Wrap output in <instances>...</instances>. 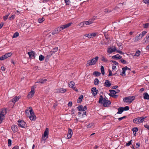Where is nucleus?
<instances>
[{
    "label": "nucleus",
    "instance_id": "1",
    "mask_svg": "<svg viewBox=\"0 0 149 149\" xmlns=\"http://www.w3.org/2000/svg\"><path fill=\"white\" fill-rule=\"evenodd\" d=\"M26 113H28L27 115L28 116V115H29V118L31 120H35L36 119V117L34 115V112L33 111V109H31L29 111L28 110H26L25 111Z\"/></svg>",
    "mask_w": 149,
    "mask_h": 149
},
{
    "label": "nucleus",
    "instance_id": "2",
    "mask_svg": "<svg viewBox=\"0 0 149 149\" xmlns=\"http://www.w3.org/2000/svg\"><path fill=\"white\" fill-rule=\"evenodd\" d=\"M7 111L6 109L3 108L0 110V124L4 119L5 115L6 114Z\"/></svg>",
    "mask_w": 149,
    "mask_h": 149
},
{
    "label": "nucleus",
    "instance_id": "3",
    "mask_svg": "<svg viewBox=\"0 0 149 149\" xmlns=\"http://www.w3.org/2000/svg\"><path fill=\"white\" fill-rule=\"evenodd\" d=\"M99 58L98 56H96L95 58H93L91 60H89L87 62V65L90 66L94 65L95 64L96 62L98 61Z\"/></svg>",
    "mask_w": 149,
    "mask_h": 149
},
{
    "label": "nucleus",
    "instance_id": "4",
    "mask_svg": "<svg viewBox=\"0 0 149 149\" xmlns=\"http://www.w3.org/2000/svg\"><path fill=\"white\" fill-rule=\"evenodd\" d=\"M48 133L49 129L48 128H47L44 132L43 135L42 136L41 140V142H42V141H45L48 138Z\"/></svg>",
    "mask_w": 149,
    "mask_h": 149
},
{
    "label": "nucleus",
    "instance_id": "5",
    "mask_svg": "<svg viewBox=\"0 0 149 149\" xmlns=\"http://www.w3.org/2000/svg\"><path fill=\"white\" fill-rule=\"evenodd\" d=\"M134 99L135 97L134 96H128L124 98L123 101L125 102L131 103Z\"/></svg>",
    "mask_w": 149,
    "mask_h": 149
},
{
    "label": "nucleus",
    "instance_id": "6",
    "mask_svg": "<svg viewBox=\"0 0 149 149\" xmlns=\"http://www.w3.org/2000/svg\"><path fill=\"white\" fill-rule=\"evenodd\" d=\"M147 32L144 31L139 34V36H137L135 37V42L141 39L147 33Z\"/></svg>",
    "mask_w": 149,
    "mask_h": 149
},
{
    "label": "nucleus",
    "instance_id": "7",
    "mask_svg": "<svg viewBox=\"0 0 149 149\" xmlns=\"http://www.w3.org/2000/svg\"><path fill=\"white\" fill-rule=\"evenodd\" d=\"M34 90L35 88L34 87H33L31 88V91L27 95L28 98H31L33 96L35 93Z\"/></svg>",
    "mask_w": 149,
    "mask_h": 149
},
{
    "label": "nucleus",
    "instance_id": "8",
    "mask_svg": "<svg viewBox=\"0 0 149 149\" xmlns=\"http://www.w3.org/2000/svg\"><path fill=\"white\" fill-rule=\"evenodd\" d=\"M111 102L110 101L107 100L105 98L104 99L102 104L104 107H108L111 104Z\"/></svg>",
    "mask_w": 149,
    "mask_h": 149
},
{
    "label": "nucleus",
    "instance_id": "9",
    "mask_svg": "<svg viewBox=\"0 0 149 149\" xmlns=\"http://www.w3.org/2000/svg\"><path fill=\"white\" fill-rule=\"evenodd\" d=\"M72 24V23H68V24L64 25H61L60 27H59V28L60 29V30H61V31L63 29L67 28L70 26Z\"/></svg>",
    "mask_w": 149,
    "mask_h": 149
},
{
    "label": "nucleus",
    "instance_id": "10",
    "mask_svg": "<svg viewBox=\"0 0 149 149\" xmlns=\"http://www.w3.org/2000/svg\"><path fill=\"white\" fill-rule=\"evenodd\" d=\"M123 70L122 72L120 73V75L122 76H125L126 75L125 71L126 70H128L130 71V69L128 68L127 66H125L124 68H122Z\"/></svg>",
    "mask_w": 149,
    "mask_h": 149
},
{
    "label": "nucleus",
    "instance_id": "11",
    "mask_svg": "<svg viewBox=\"0 0 149 149\" xmlns=\"http://www.w3.org/2000/svg\"><path fill=\"white\" fill-rule=\"evenodd\" d=\"M18 125L22 128H24L26 127V123L23 121L22 120H18Z\"/></svg>",
    "mask_w": 149,
    "mask_h": 149
},
{
    "label": "nucleus",
    "instance_id": "12",
    "mask_svg": "<svg viewBox=\"0 0 149 149\" xmlns=\"http://www.w3.org/2000/svg\"><path fill=\"white\" fill-rule=\"evenodd\" d=\"M91 93L93 95H95L97 93L98 91L97 90H96L95 87H93L91 89Z\"/></svg>",
    "mask_w": 149,
    "mask_h": 149
},
{
    "label": "nucleus",
    "instance_id": "13",
    "mask_svg": "<svg viewBox=\"0 0 149 149\" xmlns=\"http://www.w3.org/2000/svg\"><path fill=\"white\" fill-rule=\"evenodd\" d=\"M28 54L30 58H31L32 57L34 58H35V52L34 51L29 52L28 53Z\"/></svg>",
    "mask_w": 149,
    "mask_h": 149
},
{
    "label": "nucleus",
    "instance_id": "14",
    "mask_svg": "<svg viewBox=\"0 0 149 149\" xmlns=\"http://www.w3.org/2000/svg\"><path fill=\"white\" fill-rule=\"evenodd\" d=\"M109 92L112 94H115L116 93H118L120 91L118 90H110Z\"/></svg>",
    "mask_w": 149,
    "mask_h": 149
},
{
    "label": "nucleus",
    "instance_id": "15",
    "mask_svg": "<svg viewBox=\"0 0 149 149\" xmlns=\"http://www.w3.org/2000/svg\"><path fill=\"white\" fill-rule=\"evenodd\" d=\"M61 31V30H60L59 28V27L58 28L55 29L52 32V34L54 35L56 34L59 31Z\"/></svg>",
    "mask_w": 149,
    "mask_h": 149
},
{
    "label": "nucleus",
    "instance_id": "16",
    "mask_svg": "<svg viewBox=\"0 0 149 149\" xmlns=\"http://www.w3.org/2000/svg\"><path fill=\"white\" fill-rule=\"evenodd\" d=\"M122 58L121 56L118 54L112 56V58L113 59H121Z\"/></svg>",
    "mask_w": 149,
    "mask_h": 149
},
{
    "label": "nucleus",
    "instance_id": "17",
    "mask_svg": "<svg viewBox=\"0 0 149 149\" xmlns=\"http://www.w3.org/2000/svg\"><path fill=\"white\" fill-rule=\"evenodd\" d=\"M111 85V83L109 80H106L104 83V85L107 87H110Z\"/></svg>",
    "mask_w": 149,
    "mask_h": 149
},
{
    "label": "nucleus",
    "instance_id": "18",
    "mask_svg": "<svg viewBox=\"0 0 149 149\" xmlns=\"http://www.w3.org/2000/svg\"><path fill=\"white\" fill-rule=\"evenodd\" d=\"M118 112L117 113L121 114L122 113L123 111H124V107H120L118 109Z\"/></svg>",
    "mask_w": 149,
    "mask_h": 149
},
{
    "label": "nucleus",
    "instance_id": "19",
    "mask_svg": "<svg viewBox=\"0 0 149 149\" xmlns=\"http://www.w3.org/2000/svg\"><path fill=\"white\" fill-rule=\"evenodd\" d=\"M11 128L13 132H17V127L16 125H12Z\"/></svg>",
    "mask_w": 149,
    "mask_h": 149
},
{
    "label": "nucleus",
    "instance_id": "20",
    "mask_svg": "<svg viewBox=\"0 0 149 149\" xmlns=\"http://www.w3.org/2000/svg\"><path fill=\"white\" fill-rule=\"evenodd\" d=\"M101 56V61L106 63H108L109 62V60L104 56Z\"/></svg>",
    "mask_w": 149,
    "mask_h": 149
},
{
    "label": "nucleus",
    "instance_id": "21",
    "mask_svg": "<svg viewBox=\"0 0 149 149\" xmlns=\"http://www.w3.org/2000/svg\"><path fill=\"white\" fill-rule=\"evenodd\" d=\"M145 118L143 117H140L138 118V122L139 124L143 122Z\"/></svg>",
    "mask_w": 149,
    "mask_h": 149
},
{
    "label": "nucleus",
    "instance_id": "22",
    "mask_svg": "<svg viewBox=\"0 0 149 149\" xmlns=\"http://www.w3.org/2000/svg\"><path fill=\"white\" fill-rule=\"evenodd\" d=\"M143 98L144 99L148 100L149 99V95L147 93H144L143 94Z\"/></svg>",
    "mask_w": 149,
    "mask_h": 149
},
{
    "label": "nucleus",
    "instance_id": "23",
    "mask_svg": "<svg viewBox=\"0 0 149 149\" xmlns=\"http://www.w3.org/2000/svg\"><path fill=\"white\" fill-rule=\"evenodd\" d=\"M47 81V80L46 79H40L38 80V82L41 84H43L45 83Z\"/></svg>",
    "mask_w": 149,
    "mask_h": 149
},
{
    "label": "nucleus",
    "instance_id": "24",
    "mask_svg": "<svg viewBox=\"0 0 149 149\" xmlns=\"http://www.w3.org/2000/svg\"><path fill=\"white\" fill-rule=\"evenodd\" d=\"M12 55V53L11 52L8 53L4 55L5 57V59L7 58L10 56Z\"/></svg>",
    "mask_w": 149,
    "mask_h": 149
},
{
    "label": "nucleus",
    "instance_id": "25",
    "mask_svg": "<svg viewBox=\"0 0 149 149\" xmlns=\"http://www.w3.org/2000/svg\"><path fill=\"white\" fill-rule=\"evenodd\" d=\"M74 83L73 81H71L70 82L69 84V86L70 87L72 88L74 87Z\"/></svg>",
    "mask_w": 149,
    "mask_h": 149
},
{
    "label": "nucleus",
    "instance_id": "26",
    "mask_svg": "<svg viewBox=\"0 0 149 149\" xmlns=\"http://www.w3.org/2000/svg\"><path fill=\"white\" fill-rule=\"evenodd\" d=\"M19 98L18 97H15L12 99V102H13L15 103L17 101L19 100Z\"/></svg>",
    "mask_w": 149,
    "mask_h": 149
},
{
    "label": "nucleus",
    "instance_id": "27",
    "mask_svg": "<svg viewBox=\"0 0 149 149\" xmlns=\"http://www.w3.org/2000/svg\"><path fill=\"white\" fill-rule=\"evenodd\" d=\"M83 97V95H80L79 97L78 98V99L77 100V102L78 103H80L82 101V99Z\"/></svg>",
    "mask_w": 149,
    "mask_h": 149
},
{
    "label": "nucleus",
    "instance_id": "28",
    "mask_svg": "<svg viewBox=\"0 0 149 149\" xmlns=\"http://www.w3.org/2000/svg\"><path fill=\"white\" fill-rule=\"evenodd\" d=\"M101 73L99 72L95 71L93 73V74L96 76L98 77L100 75Z\"/></svg>",
    "mask_w": 149,
    "mask_h": 149
},
{
    "label": "nucleus",
    "instance_id": "29",
    "mask_svg": "<svg viewBox=\"0 0 149 149\" xmlns=\"http://www.w3.org/2000/svg\"><path fill=\"white\" fill-rule=\"evenodd\" d=\"M66 91V90L63 88H60L59 90V92L61 93H64Z\"/></svg>",
    "mask_w": 149,
    "mask_h": 149
},
{
    "label": "nucleus",
    "instance_id": "30",
    "mask_svg": "<svg viewBox=\"0 0 149 149\" xmlns=\"http://www.w3.org/2000/svg\"><path fill=\"white\" fill-rule=\"evenodd\" d=\"M103 100L104 99H103L102 96V95H100L99 100L98 101L99 103L102 104V102L103 101Z\"/></svg>",
    "mask_w": 149,
    "mask_h": 149
},
{
    "label": "nucleus",
    "instance_id": "31",
    "mask_svg": "<svg viewBox=\"0 0 149 149\" xmlns=\"http://www.w3.org/2000/svg\"><path fill=\"white\" fill-rule=\"evenodd\" d=\"M140 51L139 50H138L137 51H136L135 54L134 55V56H136L138 57L140 55Z\"/></svg>",
    "mask_w": 149,
    "mask_h": 149
},
{
    "label": "nucleus",
    "instance_id": "32",
    "mask_svg": "<svg viewBox=\"0 0 149 149\" xmlns=\"http://www.w3.org/2000/svg\"><path fill=\"white\" fill-rule=\"evenodd\" d=\"M19 35V33L17 32H16L13 35L12 37V38H15L18 37Z\"/></svg>",
    "mask_w": 149,
    "mask_h": 149
},
{
    "label": "nucleus",
    "instance_id": "33",
    "mask_svg": "<svg viewBox=\"0 0 149 149\" xmlns=\"http://www.w3.org/2000/svg\"><path fill=\"white\" fill-rule=\"evenodd\" d=\"M45 20V19L43 17H42V18H40L38 19V22L40 23H42Z\"/></svg>",
    "mask_w": 149,
    "mask_h": 149
},
{
    "label": "nucleus",
    "instance_id": "34",
    "mask_svg": "<svg viewBox=\"0 0 149 149\" xmlns=\"http://www.w3.org/2000/svg\"><path fill=\"white\" fill-rule=\"evenodd\" d=\"M107 52L109 53H111L113 52H114V51H113V49L111 48H108Z\"/></svg>",
    "mask_w": 149,
    "mask_h": 149
},
{
    "label": "nucleus",
    "instance_id": "35",
    "mask_svg": "<svg viewBox=\"0 0 149 149\" xmlns=\"http://www.w3.org/2000/svg\"><path fill=\"white\" fill-rule=\"evenodd\" d=\"M101 72L102 74L104 75V68L103 66H101Z\"/></svg>",
    "mask_w": 149,
    "mask_h": 149
},
{
    "label": "nucleus",
    "instance_id": "36",
    "mask_svg": "<svg viewBox=\"0 0 149 149\" xmlns=\"http://www.w3.org/2000/svg\"><path fill=\"white\" fill-rule=\"evenodd\" d=\"M143 26L144 28H147L149 27V23H147L144 24L143 25Z\"/></svg>",
    "mask_w": 149,
    "mask_h": 149
},
{
    "label": "nucleus",
    "instance_id": "37",
    "mask_svg": "<svg viewBox=\"0 0 149 149\" xmlns=\"http://www.w3.org/2000/svg\"><path fill=\"white\" fill-rule=\"evenodd\" d=\"M44 56L42 55H40L39 57V59L40 61H42L44 59Z\"/></svg>",
    "mask_w": 149,
    "mask_h": 149
},
{
    "label": "nucleus",
    "instance_id": "38",
    "mask_svg": "<svg viewBox=\"0 0 149 149\" xmlns=\"http://www.w3.org/2000/svg\"><path fill=\"white\" fill-rule=\"evenodd\" d=\"M99 81L98 79L97 78H96L94 81V83L95 85H97L99 84Z\"/></svg>",
    "mask_w": 149,
    "mask_h": 149
},
{
    "label": "nucleus",
    "instance_id": "39",
    "mask_svg": "<svg viewBox=\"0 0 149 149\" xmlns=\"http://www.w3.org/2000/svg\"><path fill=\"white\" fill-rule=\"evenodd\" d=\"M109 95L110 96L114 98H116L118 96V95H117L115 94H112L110 93H109Z\"/></svg>",
    "mask_w": 149,
    "mask_h": 149
},
{
    "label": "nucleus",
    "instance_id": "40",
    "mask_svg": "<svg viewBox=\"0 0 149 149\" xmlns=\"http://www.w3.org/2000/svg\"><path fill=\"white\" fill-rule=\"evenodd\" d=\"M133 122L136 124H139V123H138V118L134 119L133 120Z\"/></svg>",
    "mask_w": 149,
    "mask_h": 149
},
{
    "label": "nucleus",
    "instance_id": "41",
    "mask_svg": "<svg viewBox=\"0 0 149 149\" xmlns=\"http://www.w3.org/2000/svg\"><path fill=\"white\" fill-rule=\"evenodd\" d=\"M58 50V48L57 47H56L55 48H54L52 50V51L53 53H54L55 52L57 51Z\"/></svg>",
    "mask_w": 149,
    "mask_h": 149
},
{
    "label": "nucleus",
    "instance_id": "42",
    "mask_svg": "<svg viewBox=\"0 0 149 149\" xmlns=\"http://www.w3.org/2000/svg\"><path fill=\"white\" fill-rule=\"evenodd\" d=\"M93 124L92 123H90L87 126V128H91L93 126Z\"/></svg>",
    "mask_w": 149,
    "mask_h": 149
},
{
    "label": "nucleus",
    "instance_id": "43",
    "mask_svg": "<svg viewBox=\"0 0 149 149\" xmlns=\"http://www.w3.org/2000/svg\"><path fill=\"white\" fill-rule=\"evenodd\" d=\"M132 130L134 132H135V134L136 133V132L138 130V128L137 127H134L132 129Z\"/></svg>",
    "mask_w": 149,
    "mask_h": 149
},
{
    "label": "nucleus",
    "instance_id": "44",
    "mask_svg": "<svg viewBox=\"0 0 149 149\" xmlns=\"http://www.w3.org/2000/svg\"><path fill=\"white\" fill-rule=\"evenodd\" d=\"M9 15L10 14H8V15L3 17V19L4 21H6Z\"/></svg>",
    "mask_w": 149,
    "mask_h": 149
},
{
    "label": "nucleus",
    "instance_id": "45",
    "mask_svg": "<svg viewBox=\"0 0 149 149\" xmlns=\"http://www.w3.org/2000/svg\"><path fill=\"white\" fill-rule=\"evenodd\" d=\"M104 36L105 38L107 39H108L109 38V36H108V35L107 33H106V32L104 33Z\"/></svg>",
    "mask_w": 149,
    "mask_h": 149
},
{
    "label": "nucleus",
    "instance_id": "46",
    "mask_svg": "<svg viewBox=\"0 0 149 149\" xmlns=\"http://www.w3.org/2000/svg\"><path fill=\"white\" fill-rule=\"evenodd\" d=\"M84 36L86 37H88L89 38H92L91 33H89L88 34H85Z\"/></svg>",
    "mask_w": 149,
    "mask_h": 149
},
{
    "label": "nucleus",
    "instance_id": "47",
    "mask_svg": "<svg viewBox=\"0 0 149 149\" xmlns=\"http://www.w3.org/2000/svg\"><path fill=\"white\" fill-rule=\"evenodd\" d=\"M77 109L79 111H81L82 110L83 108V106L82 105L80 106H78L77 107Z\"/></svg>",
    "mask_w": 149,
    "mask_h": 149
},
{
    "label": "nucleus",
    "instance_id": "48",
    "mask_svg": "<svg viewBox=\"0 0 149 149\" xmlns=\"http://www.w3.org/2000/svg\"><path fill=\"white\" fill-rule=\"evenodd\" d=\"M72 130L71 129L69 128L68 129V134L72 135Z\"/></svg>",
    "mask_w": 149,
    "mask_h": 149
},
{
    "label": "nucleus",
    "instance_id": "49",
    "mask_svg": "<svg viewBox=\"0 0 149 149\" xmlns=\"http://www.w3.org/2000/svg\"><path fill=\"white\" fill-rule=\"evenodd\" d=\"M11 144V141L10 139H8V146H9Z\"/></svg>",
    "mask_w": 149,
    "mask_h": 149
},
{
    "label": "nucleus",
    "instance_id": "50",
    "mask_svg": "<svg viewBox=\"0 0 149 149\" xmlns=\"http://www.w3.org/2000/svg\"><path fill=\"white\" fill-rule=\"evenodd\" d=\"M120 61L122 63L124 64H126L127 63L126 61L123 59H121L120 60Z\"/></svg>",
    "mask_w": 149,
    "mask_h": 149
},
{
    "label": "nucleus",
    "instance_id": "51",
    "mask_svg": "<svg viewBox=\"0 0 149 149\" xmlns=\"http://www.w3.org/2000/svg\"><path fill=\"white\" fill-rule=\"evenodd\" d=\"M126 118V116H123V117L119 118L118 119V120L119 121H121L123 119H125V118Z\"/></svg>",
    "mask_w": 149,
    "mask_h": 149
},
{
    "label": "nucleus",
    "instance_id": "52",
    "mask_svg": "<svg viewBox=\"0 0 149 149\" xmlns=\"http://www.w3.org/2000/svg\"><path fill=\"white\" fill-rule=\"evenodd\" d=\"M66 5H68L70 3L69 0H64Z\"/></svg>",
    "mask_w": 149,
    "mask_h": 149
},
{
    "label": "nucleus",
    "instance_id": "53",
    "mask_svg": "<svg viewBox=\"0 0 149 149\" xmlns=\"http://www.w3.org/2000/svg\"><path fill=\"white\" fill-rule=\"evenodd\" d=\"M143 2L147 4H149V0H143Z\"/></svg>",
    "mask_w": 149,
    "mask_h": 149
},
{
    "label": "nucleus",
    "instance_id": "54",
    "mask_svg": "<svg viewBox=\"0 0 149 149\" xmlns=\"http://www.w3.org/2000/svg\"><path fill=\"white\" fill-rule=\"evenodd\" d=\"M132 141V140H131L130 141H129L128 143H126V146H129L132 143H131Z\"/></svg>",
    "mask_w": 149,
    "mask_h": 149
},
{
    "label": "nucleus",
    "instance_id": "55",
    "mask_svg": "<svg viewBox=\"0 0 149 149\" xmlns=\"http://www.w3.org/2000/svg\"><path fill=\"white\" fill-rule=\"evenodd\" d=\"M15 18V15H12L9 18V19L10 20H13Z\"/></svg>",
    "mask_w": 149,
    "mask_h": 149
},
{
    "label": "nucleus",
    "instance_id": "56",
    "mask_svg": "<svg viewBox=\"0 0 149 149\" xmlns=\"http://www.w3.org/2000/svg\"><path fill=\"white\" fill-rule=\"evenodd\" d=\"M129 109V107L128 106H126L124 108V110L127 111Z\"/></svg>",
    "mask_w": 149,
    "mask_h": 149
},
{
    "label": "nucleus",
    "instance_id": "57",
    "mask_svg": "<svg viewBox=\"0 0 149 149\" xmlns=\"http://www.w3.org/2000/svg\"><path fill=\"white\" fill-rule=\"evenodd\" d=\"M5 59V58L4 55L0 57V60H3Z\"/></svg>",
    "mask_w": 149,
    "mask_h": 149
},
{
    "label": "nucleus",
    "instance_id": "58",
    "mask_svg": "<svg viewBox=\"0 0 149 149\" xmlns=\"http://www.w3.org/2000/svg\"><path fill=\"white\" fill-rule=\"evenodd\" d=\"M112 62L113 63V64L115 65H118V63L116 61H112Z\"/></svg>",
    "mask_w": 149,
    "mask_h": 149
},
{
    "label": "nucleus",
    "instance_id": "59",
    "mask_svg": "<svg viewBox=\"0 0 149 149\" xmlns=\"http://www.w3.org/2000/svg\"><path fill=\"white\" fill-rule=\"evenodd\" d=\"M84 24L85 22L84 23L83 22H82L80 23L79 25L80 26H81V27H82L83 26H84Z\"/></svg>",
    "mask_w": 149,
    "mask_h": 149
},
{
    "label": "nucleus",
    "instance_id": "60",
    "mask_svg": "<svg viewBox=\"0 0 149 149\" xmlns=\"http://www.w3.org/2000/svg\"><path fill=\"white\" fill-rule=\"evenodd\" d=\"M109 74L108 76L109 77L113 75V74H112V72L111 70H109ZM113 75L114 74H113Z\"/></svg>",
    "mask_w": 149,
    "mask_h": 149
},
{
    "label": "nucleus",
    "instance_id": "61",
    "mask_svg": "<svg viewBox=\"0 0 149 149\" xmlns=\"http://www.w3.org/2000/svg\"><path fill=\"white\" fill-rule=\"evenodd\" d=\"M72 102H70L68 104V107H71L72 105Z\"/></svg>",
    "mask_w": 149,
    "mask_h": 149
},
{
    "label": "nucleus",
    "instance_id": "62",
    "mask_svg": "<svg viewBox=\"0 0 149 149\" xmlns=\"http://www.w3.org/2000/svg\"><path fill=\"white\" fill-rule=\"evenodd\" d=\"M85 24L86 25H89L91 24L88 21H85Z\"/></svg>",
    "mask_w": 149,
    "mask_h": 149
},
{
    "label": "nucleus",
    "instance_id": "63",
    "mask_svg": "<svg viewBox=\"0 0 149 149\" xmlns=\"http://www.w3.org/2000/svg\"><path fill=\"white\" fill-rule=\"evenodd\" d=\"M53 54V52H52V51H51L49 52V54L48 56H51V55H52V54Z\"/></svg>",
    "mask_w": 149,
    "mask_h": 149
},
{
    "label": "nucleus",
    "instance_id": "64",
    "mask_svg": "<svg viewBox=\"0 0 149 149\" xmlns=\"http://www.w3.org/2000/svg\"><path fill=\"white\" fill-rule=\"evenodd\" d=\"M12 149H19V148L18 146H16L14 147Z\"/></svg>",
    "mask_w": 149,
    "mask_h": 149
}]
</instances>
